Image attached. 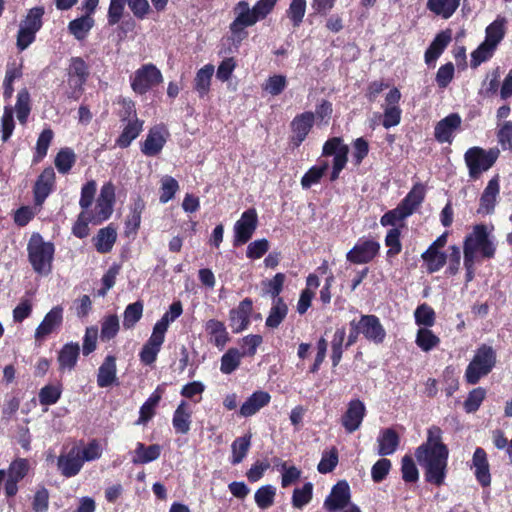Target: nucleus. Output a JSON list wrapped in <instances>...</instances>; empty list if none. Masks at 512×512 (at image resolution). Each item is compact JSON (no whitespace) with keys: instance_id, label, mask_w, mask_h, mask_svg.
Wrapping results in <instances>:
<instances>
[{"instance_id":"14","label":"nucleus","mask_w":512,"mask_h":512,"mask_svg":"<svg viewBox=\"0 0 512 512\" xmlns=\"http://www.w3.org/2000/svg\"><path fill=\"white\" fill-rule=\"evenodd\" d=\"M81 458V446L75 444L71 448L63 449L58 457L57 466L64 477L76 476L83 467Z\"/></svg>"},{"instance_id":"62","label":"nucleus","mask_w":512,"mask_h":512,"mask_svg":"<svg viewBox=\"0 0 512 512\" xmlns=\"http://www.w3.org/2000/svg\"><path fill=\"white\" fill-rule=\"evenodd\" d=\"M102 454L103 447L96 439L89 441L86 445L81 447V458L83 459V463L85 461L90 462L98 460L101 458Z\"/></svg>"},{"instance_id":"28","label":"nucleus","mask_w":512,"mask_h":512,"mask_svg":"<svg viewBox=\"0 0 512 512\" xmlns=\"http://www.w3.org/2000/svg\"><path fill=\"white\" fill-rule=\"evenodd\" d=\"M166 391V384H160L156 387L154 392L149 396V398L144 402V404L140 407L139 418L137 420V424H146L149 420L153 418L156 412V407L158 406L160 400L162 399L164 393Z\"/></svg>"},{"instance_id":"41","label":"nucleus","mask_w":512,"mask_h":512,"mask_svg":"<svg viewBox=\"0 0 512 512\" xmlns=\"http://www.w3.org/2000/svg\"><path fill=\"white\" fill-rule=\"evenodd\" d=\"M329 163L327 160L319 158L317 164L312 166L302 177L301 185L304 189H309L312 185L320 182L322 176L328 170Z\"/></svg>"},{"instance_id":"53","label":"nucleus","mask_w":512,"mask_h":512,"mask_svg":"<svg viewBox=\"0 0 512 512\" xmlns=\"http://www.w3.org/2000/svg\"><path fill=\"white\" fill-rule=\"evenodd\" d=\"M276 488L272 485L260 487L254 495L255 502L260 509H267L274 504Z\"/></svg>"},{"instance_id":"3","label":"nucleus","mask_w":512,"mask_h":512,"mask_svg":"<svg viewBox=\"0 0 512 512\" xmlns=\"http://www.w3.org/2000/svg\"><path fill=\"white\" fill-rule=\"evenodd\" d=\"M27 252L36 273L47 275L51 272L54 256V245L51 242L44 241L39 233H34L28 242Z\"/></svg>"},{"instance_id":"64","label":"nucleus","mask_w":512,"mask_h":512,"mask_svg":"<svg viewBox=\"0 0 512 512\" xmlns=\"http://www.w3.org/2000/svg\"><path fill=\"white\" fill-rule=\"evenodd\" d=\"M285 278L283 273H277L272 279L263 281L262 287L264 292L271 295L274 300L279 298L278 295L282 291Z\"/></svg>"},{"instance_id":"50","label":"nucleus","mask_w":512,"mask_h":512,"mask_svg":"<svg viewBox=\"0 0 512 512\" xmlns=\"http://www.w3.org/2000/svg\"><path fill=\"white\" fill-rule=\"evenodd\" d=\"M44 12L43 7L31 8L25 19L20 24V27L37 33L42 27V17Z\"/></svg>"},{"instance_id":"38","label":"nucleus","mask_w":512,"mask_h":512,"mask_svg":"<svg viewBox=\"0 0 512 512\" xmlns=\"http://www.w3.org/2000/svg\"><path fill=\"white\" fill-rule=\"evenodd\" d=\"M80 347L77 343L65 344L58 354L60 370H72L79 357Z\"/></svg>"},{"instance_id":"35","label":"nucleus","mask_w":512,"mask_h":512,"mask_svg":"<svg viewBox=\"0 0 512 512\" xmlns=\"http://www.w3.org/2000/svg\"><path fill=\"white\" fill-rule=\"evenodd\" d=\"M116 358L108 355L98 370L97 384L101 388L109 387L116 381Z\"/></svg>"},{"instance_id":"13","label":"nucleus","mask_w":512,"mask_h":512,"mask_svg":"<svg viewBox=\"0 0 512 512\" xmlns=\"http://www.w3.org/2000/svg\"><path fill=\"white\" fill-rule=\"evenodd\" d=\"M379 251V242L373 239L361 238L346 254V259L353 264H366L371 262L379 254Z\"/></svg>"},{"instance_id":"36","label":"nucleus","mask_w":512,"mask_h":512,"mask_svg":"<svg viewBox=\"0 0 512 512\" xmlns=\"http://www.w3.org/2000/svg\"><path fill=\"white\" fill-rule=\"evenodd\" d=\"M451 41V31H443L435 37L429 48L425 52V62L429 65L434 63L442 54L444 49Z\"/></svg>"},{"instance_id":"25","label":"nucleus","mask_w":512,"mask_h":512,"mask_svg":"<svg viewBox=\"0 0 512 512\" xmlns=\"http://www.w3.org/2000/svg\"><path fill=\"white\" fill-rule=\"evenodd\" d=\"M471 468L474 469V475L481 486L488 487L491 484L489 462L483 448L478 447L474 451Z\"/></svg>"},{"instance_id":"21","label":"nucleus","mask_w":512,"mask_h":512,"mask_svg":"<svg viewBox=\"0 0 512 512\" xmlns=\"http://www.w3.org/2000/svg\"><path fill=\"white\" fill-rule=\"evenodd\" d=\"M253 309V302L250 298H245L239 305L229 312L230 326L234 333L242 332L250 324V316Z\"/></svg>"},{"instance_id":"43","label":"nucleus","mask_w":512,"mask_h":512,"mask_svg":"<svg viewBox=\"0 0 512 512\" xmlns=\"http://www.w3.org/2000/svg\"><path fill=\"white\" fill-rule=\"evenodd\" d=\"M117 238L115 228L107 226L98 231L95 238V248L100 253H108L114 246Z\"/></svg>"},{"instance_id":"51","label":"nucleus","mask_w":512,"mask_h":512,"mask_svg":"<svg viewBox=\"0 0 512 512\" xmlns=\"http://www.w3.org/2000/svg\"><path fill=\"white\" fill-rule=\"evenodd\" d=\"M76 156L70 148L61 149L55 158V167L59 173H68L75 164Z\"/></svg>"},{"instance_id":"56","label":"nucleus","mask_w":512,"mask_h":512,"mask_svg":"<svg viewBox=\"0 0 512 512\" xmlns=\"http://www.w3.org/2000/svg\"><path fill=\"white\" fill-rule=\"evenodd\" d=\"M160 197L161 203L170 201L179 189V184L172 176L165 175L161 178Z\"/></svg>"},{"instance_id":"55","label":"nucleus","mask_w":512,"mask_h":512,"mask_svg":"<svg viewBox=\"0 0 512 512\" xmlns=\"http://www.w3.org/2000/svg\"><path fill=\"white\" fill-rule=\"evenodd\" d=\"M16 114L19 122L25 124L30 114V95L26 89L18 92L16 102Z\"/></svg>"},{"instance_id":"9","label":"nucleus","mask_w":512,"mask_h":512,"mask_svg":"<svg viewBox=\"0 0 512 512\" xmlns=\"http://www.w3.org/2000/svg\"><path fill=\"white\" fill-rule=\"evenodd\" d=\"M163 80L161 71L154 64H144L131 76V88L138 94H145Z\"/></svg>"},{"instance_id":"46","label":"nucleus","mask_w":512,"mask_h":512,"mask_svg":"<svg viewBox=\"0 0 512 512\" xmlns=\"http://www.w3.org/2000/svg\"><path fill=\"white\" fill-rule=\"evenodd\" d=\"M415 343L422 351L428 352L439 345L440 339L430 329L422 327L417 331Z\"/></svg>"},{"instance_id":"60","label":"nucleus","mask_w":512,"mask_h":512,"mask_svg":"<svg viewBox=\"0 0 512 512\" xmlns=\"http://www.w3.org/2000/svg\"><path fill=\"white\" fill-rule=\"evenodd\" d=\"M306 12V0H292L286 13L295 27H298Z\"/></svg>"},{"instance_id":"39","label":"nucleus","mask_w":512,"mask_h":512,"mask_svg":"<svg viewBox=\"0 0 512 512\" xmlns=\"http://www.w3.org/2000/svg\"><path fill=\"white\" fill-rule=\"evenodd\" d=\"M425 198V187L421 183L415 184L405 198L399 203L404 211H410L409 216L412 215L416 209L421 205Z\"/></svg>"},{"instance_id":"32","label":"nucleus","mask_w":512,"mask_h":512,"mask_svg":"<svg viewBox=\"0 0 512 512\" xmlns=\"http://www.w3.org/2000/svg\"><path fill=\"white\" fill-rule=\"evenodd\" d=\"M271 400V396L265 391H256L242 404L239 414L243 417L255 415L260 409L267 406Z\"/></svg>"},{"instance_id":"12","label":"nucleus","mask_w":512,"mask_h":512,"mask_svg":"<svg viewBox=\"0 0 512 512\" xmlns=\"http://www.w3.org/2000/svg\"><path fill=\"white\" fill-rule=\"evenodd\" d=\"M315 123V115L311 111L297 114L290 123V144L298 148L311 132Z\"/></svg>"},{"instance_id":"47","label":"nucleus","mask_w":512,"mask_h":512,"mask_svg":"<svg viewBox=\"0 0 512 512\" xmlns=\"http://www.w3.org/2000/svg\"><path fill=\"white\" fill-rule=\"evenodd\" d=\"M250 445H251V434L236 438L231 445V450H232L231 463L234 465L241 463L243 461V459L246 457V455L249 451Z\"/></svg>"},{"instance_id":"37","label":"nucleus","mask_w":512,"mask_h":512,"mask_svg":"<svg viewBox=\"0 0 512 512\" xmlns=\"http://www.w3.org/2000/svg\"><path fill=\"white\" fill-rule=\"evenodd\" d=\"M461 0H428L426 7L434 15L449 19L456 12Z\"/></svg>"},{"instance_id":"61","label":"nucleus","mask_w":512,"mask_h":512,"mask_svg":"<svg viewBox=\"0 0 512 512\" xmlns=\"http://www.w3.org/2000/svg\"><path fill=\"white\" fill-rule=\"evenodd\" d=\"M338 464V451L332 447L328 451H324L322 458L318 464V471L322 474L331 472Z\"/></svg>"},{"instance_id":"63","label":"nucleus","mask_w":512,"mask_h":512,"mask_svg":"<svg viewBox=\"0 0 512 512\" xmlns=\"http://www.w3.org/2000/svg\"><path fill=\"white\" fill-rule=\"evenodd\" d=\"M281 486L287 488L296 483L301 477V471L295 466H288L287 462L280 465Z\"/></svg>"},{"instance_id":"48","label":"nucleus","mask_w":512,"mask_h":512,"mask_svg":"<svg viewBox=\"0 0 512 512\" xmlns=\"http://www.w3.org/2000/svg\"><path fill=\"white\" fill-rule=\"evenodd\" d=\"M287 305L281 298L273 301L270 313L266 319V326L270 328H277L287 315Z\"/></svg>"},{"instance_id":"7","label":"nucleus","mask_w":512,"mask_h":512,"mask_svg":"<svg viewBox=\"0 0 512 512\" xmlns=\"http://www.w3.org/2000/svg\"><path fill=\"white\" fill-rule=\"evenodd\" d=\"M465 163L469 169V176L478 179L480 175L489 170L498 158V151H488L480 147H472L465 153Z\"/></svg>"},{"instance_id":"30","label":"nucleus","mask_w":512,"mask_h":512,"mask_svg":"<svg viewBox=\"0 0 512 512\" xmlns=\"http://www.w3.org/2000/svg\"><path fill=\"white\" fill-rule=\"evenodd\" d=\"M499 191V179L498 176H495L488 182L480 197L479 213L489 214L494 210Z\"/></svg>"},{"instance_id":"40","label":"nucleus","mask_w":512,"mask_h":512,"mask_svg":"<svg viewBox=\"0 0 512 512\" xmlns=\"http://www.w3.org/2000/svg\"><path fill=\"white\" fill-rule=\"evenodd\" d=\"M214 71V66L212 64H207L196 73L194 89L200 97H204L208 94Z\"/></svg>"},{"instance_id":"52","label":"nucleus","mask_w":512,"mask_h":512,"mask_svg":"<svg viewBox=\"0 0 512 512\" xmlns=\"http://www.w3.org/2000/svg\"><path fill=\"white\" fill-rule=\"evenodd\" d=\"M143 314V304L140 301L129 304L124 311L123 327L125 329L133 328L141 319Z\"/></svg>"},{"instance_id":"4","label":"nucleus","mask_w":512,"mask_h":512,"mask_svg":"<svg viewBox=\"0 0 512 512\" xmlns=\"http://www.w3.org/2000/svg\"><path fill=\"white\" fill-rule=\"evenodd\" d=\"M496 364L495 350L486 344L481 345L468 364L465 379L469 384H477L479 380L488 375Z\"/></svg>"},{"instance_id":"23","label":"nucleus","mask_w":512,"mask_h":512,"mask_svg":"<svg viewBox=\"0 0 512 512\" xmlns=\"http://www.w3.org/2000/svg\"><path fill=\"white\" fill-rule=\"evenodd\" d=\"M350 488L347 482H338L324 501V507L330 512L344 509L350 504Z\"/></svg>"},{"instance_id":"44","label":"nucleus","mask_w":512,"mask_h":512,"mask_svg":"<svg viewBox=\"0 0 512 512\" xmlns=\"http://www.w3.org/2000/svg\"><path fill=\"white\" fill-rule=\"evenodd\" d=\"M94 26V19L90 15H84L74 19L68 25L69 32L77 39L83 40Z\"/></svg>"},{"instance_id":"54","label":"nucleus","mask_w":512,"mask_h":512,"mask_svg":"<svg viewBox=\"0 0 512 512\" xmlns=\"http://www.w3.org/2000/svg\"><path fill=\"white\" fill-rule=\"evenodd\" d=\"M120 328L119 319L117 315H107L101 322L100 337L103 341L113 339Z\"/></svg>"},{"instance_id":"10","label":"nucleus","mask_w":512,"mask_h":512,"mask_svg":"<svg viewBox=\"0 0 512 512\" xmlns=\"http://www.w3.org/2000/svg\"><path fill=\"white\" fill-rule=\"evenodd\" d=\"M115 203V186L112 182L105 183L100 190L96 204L92 210H89L94 225H99L106 221L113 212Z\"/></svg>"},{"instance_id":"26","label":"nucleus","mask_w":512,"mask_h":512,"mask_svg":"<svg viewBox=\"0 0 512 512\" xmlns=\"http://www.w3.org/2000/svg\"><path fill=\"white\" fill-rule=\"evenodd\" d=\"M461 125V117L452 113L440 120L434 130V137L440 143H451L454 132Z\"/></svg>"},{"instance_id":"22","label":"nucleus","mask_w":512,"mask_h":512,"mask_svg":"<svg viewBox=\"0 0 512 512\" xmlns=\"http://www.w3.org/2000/svg\"><path fill=\"white\" fill-rule=\"evenodd\" d=\"M357 323V327L360 328L361 333L368 340L376 344H380L384 341L386 332L378 317L375 315H363Z\"/></svg>"},{"instance_id":"59","label":"nucleus","mask_w":512,"mask_h":512,"mask_svg":"<svg viewBox=\"0 0 512 512\" xmlns=\"http://www.w3.org/2000/svg\"><path fill=\"white\" fill-rule=\"evenodd\" d=\"M313 486L311 483H305L301 488H296L292 495V505L301 509L312 499Z\"/></svg>"},{"instance_id":"24","label":"nucleus","mask_w":512,"mask_h":512,"mask_svg":"<svg viewBox=\"0 0 512 512\" xmlns=\"http://www.w3.org/2000/svg\"><path fill=\"white\" fill-rule=\"evenodd\" d=\"M208 342L218 349L222 350L230 341L229 332L224 322L217 319H209L204 324Z\"/></svg>"},{"instance_id":"17","label":"nucleus","mask_w":512,"mask_h":512,"mask_svg":"<svg viewBox=\"0 0 512 512\" xmlns=\"http://www.w3.org/2000/svg\"><path fill=\"white\" fill-rule=\"evenodd\" d=\"M63 323V308L61 306L53 307L44 317L42 322L35 330L34 338L38 343H42L49 335L57 332Z\"/></svg>"},{"instance_id":"20","label":"nucleus","mask_w":512,"mask_h":512,"mask_svg":"<svg viewBox=\"0 0 512 512\" xmlns=\"http://www.w3.org/2000/svg\"><path fill=\"white\" fill-rule=\"evenodd\" d=\"M168 137V131L163 126L152 127L141 146V152L148 156H157L163 149Z\"/></svg>"},{"instance_id":"15","label":"nucleus","mask_w":512,"mask_h":512,"mask_svg":"<svg viewBox=\"0 0 512 512\" xmlns=\"http://www.w3.org/2000/svg\"><path fill=\"white\" fill-rule=\"evenodd\" d=\"M124 107L128 115L133 114V117L128 120L124 126L121 134L116 139V145L120 148H127L133 140H135L143 130L144 122L136 117L134 103L131 101H124Z\"/></svg>"},{"instance_id":"1","label":"nucleus","mask_w":512,"mask_h":512,"mask_svg":"<svg viewBox=\"0 0 512 512\" xmlns=\"http://www.w3.org/2000/svg\"><path fill=\"white\" fill-rule=\"evenodd\" d=\"M449 451L442 442V431L437 426L428 430L427 441L420 445L415 457L421 467L425 469L426 481L441 486L446 477Z\"/></svg>"},{"instance_id":"8","label":"nucleus","mask_w":512,"mask_h":512,"mask_svg":"<svg viewBox=\"0 0 512 512\" xmlns=\"http://www.w3.org/2000/svg\"><path fill=\"white\" fill-rule=\"evenodd\" d=\"M348 154V145H346L340 137H332L324 143L322 157H333L330 181L333 182L339 178L341 171L348 162Z\"/></svg>"},{"instance_id":"2","label":"nucleus","mask_w":512,"mask_h":512,"mask_svg":"<svg viewBox=\"0 0 512 512\" xmlns=\"http://www.w3.org/2000/svg\"><path fill=\"white\" fill-rule=\"evenodd\" d=\"M496 252V245L493 236L487 227L479 224L473 227L472 232L466 236L463 246L464 256L481 262L482 259H491Z\"/></svg>"},{"instance_id":"42","label":"nucleus","mask_w":512,"mask_h":512,"mask_svg":"<svg viewBox=\"0 0 512 512\" xmlns=\"http://www.w3.org/2000/svg\"><path fill=\"white\" fill-rule=\"evenodd\" d=\"M182 312L183 308L181 302H173L170 305L169 310L164 313V315L159 321L156 322V324L153 327V330L165 336L169 324L174 322L178 317H180Z\"/></svg>"},{"instance_id":"57","label":"nucleus","mask_w":512,"mask_h":512,"mask_svg":"<svg viewBox=\"0 0 512 512\" xmlns=\"http://www.w3.org/2000/svg\"><path fill=\"white\" fill-rule=\"evenodd\" d=\"M33 307L34 303L31 297H22L20 302L13 309V321L16 323L23 322L25 319L31 316Z\"/></svg>"},{"instance_id":"29","label":"nucleus","mask_w":512,"mask_h":512,"mask_svg":"<svg viewBox=\"0 0 512 512\" xmlns=\"http://www.w3.org/2000/svg\"><path fill=\"white\" fill-rule=\"evenodd\" d=\"M164 340V335L154 330L152 331L150 338L144 344L139 354L140 360L143 364L151 365L156 361L157 355L161 349L162 344L164 343Z\"/></svg>"},{"instance_id":"19","label":"nucleus","mask_w":512,"mask_h":512,"mask_svg":"<svg viewBox=\"0 0 512 512\" xmlns=\"http://www.w3.org/2000/svg\"><path fill=\"white\" fill-rule=\"evenodd\" d=\"M365 415V404L359 399L351 400L348 403L347 410L341 417V424L347 433H353L359 429Z\"/></svg>"},{"instance_id":"6","label":"nucleus","mask_w":512,"mask_h":512,"mask_svg":"<svg viewBox=\"0 0 512 512\" xmlns=\"http://www.w3.org/2000/svg\"><path fill=\"white\" fill-rule=\"evenodd\" d=\"M234 20L229 25V30L234 40L242 41L247 37L246 28L255 25L259 20L251 8L249 3L245 0L239 1L233 7Z\"/></svg>"},{"instance_id":"58","label":"nucleus","mask_w":512,"mask_h":512,"mask_svg":"<svg viewBox=\"0 0 512 512\" xmlns=\"http://www.w3.org/2000/svg\"><path fill=\"white\" fill-rule=\"evenodd\" d=\"M414 317L418 326L431 327L435 323V312L425 303L416 308Z\"/></svg>"},{"instance_id":"31","label":"nucleus","mask_w":512,"mask_h":512,"mask_svg":"<svg viewBox=\"0 0 512 512\" xmlns=\"http://www.w3.org/2000/svg\"><path fill=\"white\" fill-rule=\"evenodd\" d=\"M192 407L186 401H181L173 413L172 425L176 433L187 434L191 426Z\"/></svg>"},{"instance_id":"5","label":"nucleus","mask_w":512,"mask_h":512,"mask_svg":"<svg viewBox=\"0 0 512 512\" xmlns=\"http://www.w3.org/2000/svg\"><path fill=\"white\" fill-rule=\"evenodd\" d=\"M505 23L504 18L498 17L486 28L485 41L472 53L473 66H478L492 56L495 48L504 37Z\"/></svg>"},{"instance_id":"16","label":"nucleus","mask_w":512,"mask_h":512,"mask_svg":"<svg viewBox=\"0 0 512 512\" xmlns=\"http://www.w3.org/2000/svg\"><path fill=\"white\" fill-rule=\"evenodd\" d=\"M257 213L255 209L244 211L234 225V245L239 246L247 243L257 228Z\"/></svg>"},{"instance_id":"27","label":"nucleus","mask_w":512,"mask_h":512,"mask_svg":"<svg viewBox=\"0 0 512 512\" xmlns=\"http://www.w3.org/2000/svg\"><path fill=\"white\" fill-rule=\"evenodd\" d=\"M55 182V173L52 168H46L40 174L34 186L35 204L41 206L51 193Z\"/></svg>"},{"instance_id":"18","label":"nucleus","mask_w":512,"mask_h":512,"mask_svg":"<svg viewBox=\"0 0 512 512\" xmlns=\"http://www.w3.org/2000/svg\"><path fill=\"white\" fill-rule=\"evenodd\" d=\"M400 99L401 93L397 88H392L385 97L384 104L382 105L384 110L382 125L386 129L397 126L401 121Z\"/></svg>"},{"instance_id":"34","label":"nucleus","mask_w":512,"mask_h":512,"mask_svg":"<svg viewBox=\"0 0 512 512\" xmlns=\"http://www.w3.org/2000/svg\"><path fill=\"white\" fill-rule=\"evenodd\" d=\"M399 442L400 439L395 430L392 428L381 430L377 438L378 454L381 456L393 454L396 451Z\"/></svg>"},{"instance_id":"49","label":"nucleus","mask_w":512,"mask_h":512,"mask_svg":"<svg viewBox=\"0 0 512 512\" xmlns=\"http://www.w3.org/2000/svg\"><path fill=\"white\" fill-rule=\"evenodd\" d=\"M446 255L434 248H428L423 254L422 259L424 260L427 271L434 273L439 271L446 263Z\"/></svg>"},{"instance_id":"33","label":"nucleus","mask_w":512,"mask_h":512,"mask_svg":"<svg viewBox=\"0 0 512 512\" xmlns=\"http://www.w3.org/2000/svg\"><path fill=\"white\" fill-rule=\"evenodd\" d=\"M162 448L159 444L146 446L142 442H137L135 450L132 453V463L147 464L157 460L161 455Z\"/></svg>"},{"instance_id":"11","label":"nucleus","mask_w":512,"mask_h":512,"mask_svg":"<svg viewBox=\"0 0 512 512\" xmlns=\"http://www.w3.org/2000/svg\"><path fill=\"white\" fill-rule=\"evenodd\" d=\"M88 66L81 57H73L68 69V84L72 91L69 98L77 100L82 94L83 85L88 78Z\"/></svg>"},{"instance_id":"45","label":"nucleus","mask_w":512,"mask_h":512,"mask_svg":"<svg viewBox=\"0 0 512 512\" xmlns=\"http://www.w3.org/2000/svg\"><path fill=\"white\" fill-rule=\"evenodd\" d=\"M244 354L236 348L228 349L221 357L220 371L223 374H231L235 371L240 363Z\"/></svg>"}]
</instances>
